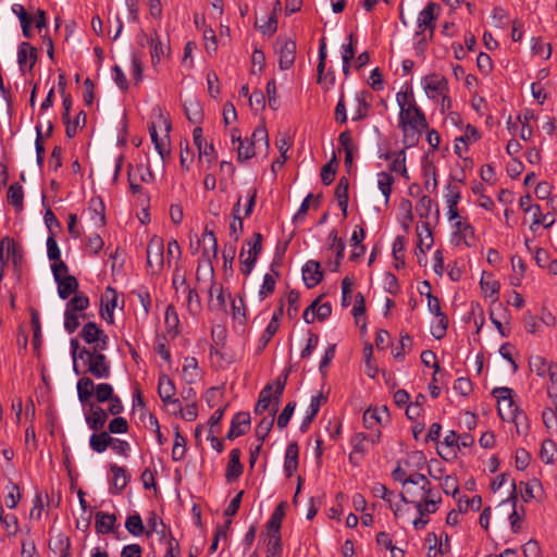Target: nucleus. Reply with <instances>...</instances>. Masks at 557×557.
<instances>
[{
  "instance_id": "obj_63",
  "label": "nucleus",
  "mask_w": 557,
  "mask_h": 557,
  "mask_svg": "<svg viewBox=\"0 0 557 557\" xmlns=\"http://www.w3.org/2000/svg\"><path fill=\"white\" fill-rule=\"evenodd\" d=\"M296 408V403L295 401H289L283 409V411L281 412V414L278 416L277 418V428L283 430L285 429L288 423H289V420L294 413V410Z\"/></svg>"
},
{
  "instance_id": "obj_44",
  "label": "nucleus",
  "mask_w": 557,
  "mask_h": 557,
  "mask_svg": "<svg viewBox=\"0 0 557 557\" xmlns=\"http://www.w3.org/2000/svg\"><path fill=\"white\" fill-rule=\"evenodd\" d=\"M338 166V162L336 159V154L333 153L332 159L329 163L324 164L321 170V181L324 185H331L335 178L336 169Z\"/></svg>"
},
{
  "instance_id": "obj_48",
  "label": "nucleus",
  "mask_w": 557,
  "mask_h": 557,
  "mask_svg": "<svg viewBox=\"0 0 557 557\" xmlns=\"http://www.w3.org/2000/svg\"><path fill=\"white\" fill-rule=\"evenodd\" d=\"M149 133L156 150L160 154L161 159H164L166 156L170 154V149L168 148L166 139L159 138L158 132L153 124L149 126Z\"/></svg>"
},
{
  "instance_id": "obj_15",
  "label": "nucleus",
  "mask_w": 557,
  "mask_h": 557,
  "mask_svg": "<svg viewBox=\"0 0 557 557\" xmlns=\"http://www.w3.org/2000/svg\"><path fill=\"white\" fill-rule=\"evenodd\" d=\"M250 428V414L246 411L237 412L231 422L230 430L226 434L227 440H235L249 430Z\"/></svg>"
},
{
  "instance_id": "obj_8",
  "label": "nucleus",
  "mask_w": 557,
  "mask_h": 557,
  "mask_svg": "<svg viewBox=\"0 0 557 557\" xmlns=\"http://www.w3.org/2000/svg\"><path fill=\"white\" fill-rule=\"evenodd\" d=\"M81 337L85 343L92 345L89 349H108L109 336L95 322H88L83 326Z\"/></svg>"
},
{
  "instance_id": "obj_55",
  "label": "nucleus",
  "mask_w": 557,
  "mask_h": 557,
  "mask_svg": "<svg viewBox=\"0 0 557 557\" xmlns=\"http://www.w3.org/2000/svg\"><path fill=\"white\" fill-rule=\"evenodd\" d=\"M549 362L542 356H533L529 360L531 371H534L539 376H546V369Z\"/></svg>"
},
{
  "instance_id": "obj_38",
  "label": "nucleus",
  "mask_w": 557,
  "mask_h": 557,
  "mask_svg": "<svg viewBox=\"0 0 557 557\" xmlns=\"http://www.w3.org/2000/svg\"><path fill=\"white\" fill-rule=\"evenodd\" d=\"M184 111L186 114V117L189 120V122L194 124H198L202 121V108L200 106V102L196 99H191L189 101H186L184 103Z\"/></svg>"
},
{
  "instance_id": "obj_28",
  "label": "nucleus",
  "mask_w": 557,
  "mask_h": 557,
  "mask_svg": "<svg viewBox=\"0 0 557 557\" xmlns=\"http://www.w3.org/2000/svg\"><path fill=\"white\" fill-rule=\"evenodd\" d=\"M148 531L147 535H151L156 533L159 535L161 541H166L169 539V534H172L170 529L165 525V523L154 513L151 512L147 519Z\"/></svg>"
},
{
  "instance_id": "obj_1",
  "label": "nucleus",
  "mask_w": 557,
  "mask_h": 557,
  "mask_svg": "<svg viewBox=\"0 0 557 557\" xmlns=\"http://www.w3.org/2000/svg\"><path fill=\"white\" fill-rule=\"evenodd\" d=\"M399 107L398 127L403 132L407 147L418 144L420 135L429 127L424 112L417 104L411 88L401 89L396 94Z\"/></svg>"
},
{
  "instance_id": "obj_59",
  "label": "nucleus",
  "mask_w": 557,
  "mask_h": 557,
  "mask_svg": "<svg viewBox=\"0 0 557 557\" xmlns=\"http://www.w3.org/2000/svg\"><path fill=\"white\" fill-rule=\"evenodd\" d=\"M349 182L346 177H341L335 188V198L338 205L349 201L348 196Z\"/></svg>"
},
{
  "instance_id": "obj_35",
  "label": "nucleus",
  "mask_w": 557,
  "mask_h": 557,
  "mask_svg": "<svg viewBox=\"0 0 557 557\" xmlns=\"http://www.w3.org/2000/svg\"><path fill=\"white\" fill-rule=\"evenodd\" d=\"M532 208L534 209L532 213V224L530 226L532 231H535V226L543 225L545 228H548L555 223V216L553 213L547 212L543 214L539 205Z\"/></svg>"
},
{
  "instance_id": "obj_6",
  "label": "nucleus",
  "mask_w": 557,
  "mask_h": 557,
  "mask_svg": "<svg viewBox=\"0 0 557 557\" xmlns=\"http://www.w3.org/2000/svg\"><path fill=\"white\" fill-rule=\"evenodd\" d=\"M246 245L249 247L246 251L245 246L242 248L239 253L240 271L244 275H249L255 268L258 256L262 250V235L260 233L253 234V242H247Z\"/></svg>"
},
{
  "instance_id": "obj_41",
  "label": "nucleus",
  "mask_w": 557,
  "mask_h": 557,
  "mask_svg": "<svg viewBox=\"0 0 557 557\" xmlns=\"http://www.w3.org/2000/svg\"><path fill=\"white\" fill-rule=\"evenodd\" d=\"M395 180L392 174L387 172H380L377 174V187L385 198V203H388L392 194V186Z\"/></svg>"
},
{
  "instance_id": "obj_40",
  "label": "nucleus",
  "mask_w": 557,
  "mask_h": 557,
  "mask_svg": "<svg viewBox=\"0 0 557 557\" xmlns=\"http://www.w3.org/2000/svg\"><path fill=\"white\" fill-rule=\"evenodd\" d=\"M511 486H512V491H511V495L509 497V500H512L513 503V510L512 512L510 513L509 516V520H510V525H511V530L513 533H518L521 529V525H520V522L523 518V512L520 513L517 508H516V503H517V485L515 483V481H512L511 483Z\"/></svg>"
},
{
  "instance_id": "obj_58",
  "label": "nucleus",
  "mask_w": 557,
  "mask_h": 557,
  "mask_svg": "<svg viewBox=\"0 0 557 557\" xmlns=\"http://www.w3.org/2000/svg\"><path fill=\"white\" fill-rule=\"evenodd\" d=\"M537 486H540V482L537 480L519 483L521 498L524 503H528L535 497L534 488Z\"/></svg>"
},
{
  "instance_id": "obj_27",
  "label": "nucleus",
  "mask_w": 557,
  "mask_h": 557,
  "mask_svg": "<svg viewBox=\"0 0 557 557\" xmlns=\"http://www.w3.org/2000/svg\"><path fill=\"white\" fill-rule=\"evenodd\" d=\"M85 420L90 430L99 432L108 420V412L101 407H91L90 413L86 414Z\"/></svg>"
},
{
  "instance_id": "obj_54",
  "label": "nucleus",
  "mask_w": 557,
  "mask_h": 557,
  "mask_svg": "<svg viewBox=\"0 0 557 557\" xmlns=\"http://www.w3.org/2000/svg\"><path fill=\"white\" fill-rule=\"evenodd\" d=\"M413 344V339L408 334L401 335L399 345L392 351L393 357L396 360H404L406 355V349H410Z\"/></svg>"
},
{
  "instance_id": "obj_33",
  "label": "nucleus",
  "mask_w": 557,
  "mask_h": 557,
  "mask_svg": "<svg viewBox=\"0 0 557 557\" xmlns=\"http://www.w3.org/2000/svg\"><path fill=\"white\" fill-rule=\"evenodd\" d=\"M371 493L374 497L382 498L386 503H388L389 508L393 510L395 517L398 516L399 507L394 506L393 499H392V497L394 496V493L392 491H389L384 484H382L380 482H375L371 486Z\"/></svg>"
},
{
  "instance_id": "obj_43",
  "label": "nucleus",
  "mask_w": 557,
  "mask_h": 557,
  "mask_svg": "<svg viewBox=\"0 0 557 557\" xmlns=\"http://www.w3.org/2000/svg\"><path fill=\"white\" fill-rule=\"evenodd\" d=\"M186 453V438L181 434L178 428L175 429L174 444L172 448L173 461H180L184 458Z\"/></svg>"
},
{
  "instance_id": "obj_2",
  "label": "nucleus",
  "mask_w": 557,
  "mask_h": 557,
  "mask_svg": "<svg viewBox=\"0 0 557 557\" xmlns=\"http://www.w3.org/2000/svg\"><path fill=\"white\" fill-rule=\"evenodd\" d=\"M106 349L82 348L79 359L85 367L84 373H88L95 379H109L111 375V364L103 354Z\"/></svg>"
},
{
  "instance_id": "obj_23",
  "label": "nucleus",
  "mask_w": 557,
  "mask_h": 557,
  "mask_svg": "<svg viewBox=\"0 0 557 557\" xmlns=\"http://www.w3.org/2000/svg\"><path fill=\"white\" fill-rule=\"evenodd\" d=\"M110 471L112 472L113 480L110 492L112 494H120L128 484L131 475L124 467L111 465Z\"/></svg>"
},
{
  "instance_id": "obj_7",
  "label": "nucleus",
  "mask_w": 557,
  "mask_h": 557,
  "mask_svg": "<svg viewBox=\"0 0 557 557\" xmlns=\"http://www.w3.org/2000/svg\"><path fill=\"white\" fill-rule=\"evenodd\" d=\"M165 263L164 242L162 237L153 235L147 245V267L158 274Z\"/></svg>"
},
{
  "instance_id": "obj_17",
  "label": "nucleus",
  "mask_w": 557,
  "mask_h": 557,
  "mask_svg": "<svg viewBox=\"0 0 557 557\" xmlns=\"http://www.w3.org/2000/svg\"><path fill=\"white\" fill-rule=\"evenodd\" d=\"M36 61L37 49L33 47L29 42H21L17 49V63L20 65L21 71H24L26 67L29 71L33 70Z\"/></svg>"
},
{
  "instance_id": "obj_57",
  "label": "nucleus",
  "mask_w": 557,
  "mask_h": 557,
  "mask_svg": "<svg viewBox=\"0 0 557 557\" xmlns=\"http://www.w3.org/2000/svg\"><path fill=\"white\" fill-rule=\"evenodd\" d=\"M367 435L364 433H356L351 440H350V443L352 445V451L349 456L350 460L352 459L354 457V454H360V455H364L366 451H367V447H366V441H367Z\"/></svg>"
},
{
  "instance_id": "obj_32",
  "label": "nucleus",
  "mask_w": 557,
  "mask_h": 557,
  "mask_svg": "<svg viewBox=\"0 0 557 557\" xmlns=\"http://www.w3.org/2000/svg\"><path fill=\"white\" fill-rule=\"evenodd\" d=\"M164 323L166 327V333L171 337H175L180 333V318L176 312V309L173 305H169L165 310Z\"/></svg>"
},
{
  "instance_id": "obj_64",
  "label": "nucleus",
  "mask_w": 557,
  "mask_h": 557,
  "mask_svg": "<svg viewBox=\"0 0 557 557\" xmlns=\"http://www.w3.org/2000/svg\"><path fill=\"white\" fill-rule=\"evenodd\" d=\"M0 522L3 524L9 536H13L18 531V520L13 513L5 515Z\"/></svg>"
},
{
  "instance_id": "obj_13",
  "label": "nucleus",
  "mask_w": 557,
  "mask_h": 557,
  "mask_svg": "<svg viewBox=\"0 0 557 557\" xmlns=\"http://www.w3.org/2000/svg\"><path fill=\"white\" fill-rule=\"evenodd\" d=\"M326 62V42L325 38L320 39L319 45V63H318V83L322 84L325 89H330L335 84V74L333 71H329L324 74Z\"/></svg>"
},
{
  "instance_id": "obj_20",
  "label": "nucleus",
  "mask_w": 557,
  "mask_h": 557,
  "mask_svg": "<svg viewBox=\"0 0 557 557\" xmlns=\"http://www.w3.org/2000/svg\"><path fill=\"white\" fill-rule=\"evenodd\" d=\"M388 410L385 406L374 409H367L362 417L363 425L367 429H374L375 426L383 425L386 421H388Z\"/></svg>"
},
{
  "instance_id": "obj_29",
  "label": "nucleus",
  "mask_w": 557,
  "mask_h": 557,
  "mask_svg": "<svg viewBox=\"0 0 557 557\" xmlns=\"http://www.w3.org/2000/svg\"><path fill=\"white\" fill-rule=\"evenodd\" d=\"M58 285V294L61 299H67L72 294L78 293V281L75 276H64L54 280Z\"/></svg>"
},
{
  "instance_id": "obj_5",
  "label": "nucleus",
  "mask_w": 557,
  "mask_h": 557,
  "mask_svg": "<svg viewBox=\"0 0 557 557\" xmlns=\"http://www.w3.org/2000/svg\"><path fill=\"white\" fill-rule=\"evenodd\" d=\"M493 396L497 399V411L503 420H518L517 418H524V413L520 411L519 407L515 404L511 394L512 389L509 387H495L492 392Z\"/></svg>"
},
{
  "instance_id": "obj_56",
  "label": "nucleus",
  "mask_w": 557,
  "mask_h": 557,
  "mask_svg": "<svg viewBox=\"0 0 557 557\" xmlns=\"http://www.w3.org/2000/svg\"><path fill=\"white\" fill-rule=\"evenodd\" d=\"M114 396L113 387L109 383H100L95 385V397L97 401L104 403L110 400Z\"/></svg>"
},
{
  "instance_id": "obj_53",
  "label": "nucleus",
  "mask_w": 557,
  "mask_h": 557,
  "mask_svg": "<svg viewBox=\"0 0 557 557\" xmlns=\"http://www.w3.org/2000/svg\"><path fill=\"white\" fill-rule=\"evenodd\" d=\"M79 318H85L83 313L73 312L65 309L64 329L70 333H74L79 326Z\"/></svg>"
},
{
  "instance_id": "obj_37",
  "label": "nucleus",
  "mask_w": 557,
  "mask_h": 557,
  "mask_svg": "<svg viewBox=\"0 0 557 557\" xmlns=\"http://www.w3.org/2000/svg\"><path fill=\"white\" fill-rule=\"evenodd\" d=\"M95 392V383L89 376H83L77 382V396L81 403H86Z\"/></svg>"
},
{
  "instance_id": "obj_4",
  "label": "nucleus",
  "mask_w": 557,
  "mask_h": 557,
  "mask_svg": "<svg viewBox=\"0 0 557 557\" xmlns=\"http://www.w3.org/2000/svg\"><path fill=\"white\" fill-rule=\"evenodd\" d=\"M287 377H288V370L284 371L275 380V392H274V397H273L274 409L272 410V412L269 416L262 418V420L256 426V435L261 443H263L265 437L269 435L271 429L273 428V424L275 421V413L278 409L281 397H282L284 388L286 386Z\"/></svg>"
},
{
  "instance_id": "obj_11",
  "label": "nucleus",
  "mask_w": 557,
  "mask_h": 557,
  "mask_svg": "<svg viewBox=\"0 0 557 557\" xmlns=\"http://www.w3.org/2000/svg\"><path fill=\"white\" fill-rule=\"evenodd\" d=\"M278 53V66L282 71L290 69L296 59V42L292 39L278 38L275 44Z\"/></svg>"
},
{
  "instance_id": "obj_30",
  "label": "nucleus",
  "mask_w": 557,
  "mask_h": 557,
  "mask_svg": "<svg viewBox=\"0 0 557 557\" xmlns=\"http://www.w3.org/2000/svg\"><path fill=\"white\" fill-rule=\"evenodd\" d=\"M7 260H12L14 268H18L23 261V249L20 245H17L14 239L9 236L3 237Z\"/></svg>"
},
{
  "instance_id": "obj_49",
  "label": "nucleus",
  "mask_w": 557,
  "mask_h": 557,
  "mask_svg": "<svg viewBox=\"0 0 557 557\" xmlns=\"http://www.w3.org/2000/svg\"><path fill=\"white\" fill-rule=\"evenodd\" d=\"M404 251H405V237L397 236L393 243V257L395 260L396 269H400V268L405 267Z\"/></svg>"
},
{
  "instance_id": "obj_19",
  "label": "nucleus",
  "mask_w": 557,
  "mask_h": 557,
  "mask_svg": "<svg viewBox=\"0 0 557 557\" xmlns=\"http://www.w3.org/2000/svg\"><path fill=\"white\" fill-rule=\"evenodd\" d=\"M302 278L308 288L315 287L323 278L321 265L315 260H309L302 267Z\"/></svg>"
},
{
  "instance_id": "obj_3",
  "label": "nucleus",
  "mask_w": 557,
  "mask_h": 557,
  "mask_svg": "<svg viewBox=\"0 0 557 557\" xmlns=\"http://www.w3.org/2000/svg\"><path fill=\"white\" fill-rule=\"evenodd\" d=\"M429 485L430 481L424 474L418 472L410 474L404 481V492L399 495L401 502L418 504L424 496H428Z\"/></svg>"
},
{
  "instance_id": "obj_31",
  "label": "nucleus",
  "mask_w": 557,
  "mask_h": 557,
  "mask_svg": "<svg viewBox=\"0 0 557 557\" xmlns=\"http://www.w3.org/2000/svg\"><path fill=\"white\" fill-rule=\"evenodd\" d=\"M111 442L112 436H110L109 432L99 431L91 434L89 438V446L94 451L101 454L110 447Z\"/></svg>"
},
{
  "instance_id": "obj_14",
  "label": "nucleus",
  "mask_w": 557,
  "mask_h": 557,
  "mask_svg": "<svg viewBox=\"0 0 557 557\" xmlns=\"http://www.w3.org/2000/svg\"><path fill=\"white\" fill-rule=\"evenodd\" d=\"M116 304L117 293L113 287L108 286L101 296L100 314L110 324H112L114 321L113 311L116 307Z\"/></svg>"
},
{
  "instance_id": "obj_21",
  "label": "nucleus",
  "mask_w": 557,
  "mask_h": 557,
  "mask_svg": "<svg viewBox=\"0 0 557 557\" xmlns=\"http://www.w3.org/2000/svg\"><path fill=\"white\" fill-rule=\"evenodd\" d=\"M194 144L199 151V158L206 157L209 163H212L215 160L214 156V147L212 144H208L202 136V128L197 126L193 132Z\"/></svg>"
},
{
  "instance_id": "obj_26",
  "label": "nucleus",
  "mask_w": 557,
  "mask_h": 557,
  "mask_svg": "<svg viewBox=\"0 0 557 557\" xmlns=\"http://www.w3.org/2000/svg\"><path fill=\"white\" fill-rule=\"evenodd\" d=\"M299 448L297 443L292 442L285 450L284 471L287 478L293 476L298 468Z\"/></svg>"
},
{
  "instance_id": "obj_62",
  "label": "nucleus",
  "mask_w": 557,
  "mask_h": 557,
  "mask_svg": "<svg viewBox=\"0 0 557 557\" xmlns=\"http://www.w3.org/2000/svg\"><path fill=\"white\" fill-rule=\"evenodd\" d=\"M128 431V422L123 417L113 418L108 425L109 434H123Z\"/></svg>"
},
{
  "instance_id": "obj_52",
  "label": "nucleus",
  "mask_w": 557,
  "mask_h": 557,
  "mask_svg": "<svg viewBox=\"0 0 557 557\" xmlns=\"http://www.w3.org/2000/svg\"><path fill=\"white\" fill-rule=\"evenodd\" d=\"M274 392H275V381L272 384H267L259 394L258 403L270 408L272 404L271 411L274 409Z\"/></svg>"
},
{
  "instance_id": "obj_25",
  "label": "nucleus",
  "mask_w": 557,
  "mask_h": 557,
  "mask_svg": "<svg viewBox=\"0 0 557 557\" xmlns=\"http://www.w3.org/2000/svg\"><path fill=\"white\" fill-rule=\"evenodd\" d=\"M284 504H280L267 522V535L270 539H281V527L284 517Z\"/></svg>"
},
{
  "instance_id": "obj_50",
  "label": "nucleus",
  "mask_w": 557,
  "mask_h": 557,
  "mask_svg": "<svg viewBox=\"0 0 557 557\" xmlns=\"http://www.w3.org/2000/svg\"><path fill=\"white\" fill-rule=\"evenodd\" d=\"M370 97H371V94L368 90H362L356 95L358 108H357L356 115L352 119L354 121L361 120L367 115V111L369 108L368 99Z\"/></svg>"
},
{
  "instance_id": "obj_46",
  "label": "nucleus",
  "mask_w": 557,
  "mask_h": 557,
  "mask_svg": "<svg viewBox=\"0 0 557 557\" xmlns=\"http://www.w3.org/2000/svg\"><path fill=\"white\" fill-rule=\"evenodd\" d=\"M255 154L256 147L253 141H250L248 138L239 141V145L237 146V161L244 162L251 159Z\"/></svg>"
},
{
  "instance_id": "obj_51",
  "label": "nucleus",
  "mask_w": 557,
  "mask_h": 557,
  "mask_svg": "<svg viewBox=\"0 0 557 557\" xmlns=\"http://www.w3.org/2000/svg\"><path fill=\"white\" fill-rule=\"evenodd\" d=\"M441 497L429 498V500H420L414 505L420 516H428L434 513L437 510V505L441 503Z\"/></svg>"
},
{
  "instance_id": "obj_18",
  "label": "nucleus",
  "mask_w": 557,
  "mask_h": 557,
  "mask_svg": "<svg viewBox=\"0 0 557 557\" xmlns=\"http://www.w3.org/2000/svg\"><path fill=\"white\" fill-rule=\"evenodd\" d=\"M158 394L164 404L180 405V399L175 397L174 382L165 374L159 377Z\"/></svg>"
},
{
  "instance_id": "obj_12",
  "label": "nucleus",
  "mask_w": 557,
  "mask_h": 557,
  "mask_svg": "<svg viewBox=\"0 0 557 557\" xmlns=\"http://www.w3.org/2000/svg\"><path fill=\"white\" fill-rule=\"evenodd\" d=\"M454 233L451 237V243L455 246H459L461 244L467 247H471L474 245L475 236L473 226L465 219H460L454 223Z\"/></svg>"
},
{
  "instance_id": "obj_10",
  "label": "nucleus",
  "mask_w": 557,
  "mask_h": 557,
  "mask_svg": "<svg viewBox=\"0 0 557 557\" xmlns=\"http://www.w3.org/2000/svg\"><path fill=\"white\" fill-rule=\"evenodd\" d=\"M422 85L430 99H438L441 96L448 94V81L441 74L432 73L426 75L422 81Z\"/></svg>"
},
{
  "instance_id": "obj_34",
  "label": "nucleus",
  "mask_w": 557,
  "mask_h": 557,
  "mask_svg": "<svg viewBox=\"0 0 557 557\" xmlns=\"http://www.w3.org/2000/svg\"><path fill=\"white\" fill-rule=\"evenodd\" d=\"M7 199L17 211L23 210L24 207V191L23 187L18 183L12 184L8 188Z\"/></svg>"
},
{
  "instance_id": "obj_61",
  "label": "nucleus",
  "mask_w": 557,
  "mask_h": 557,
  "mask_svg": "<svg viewBox=\"0 0 557 557\" xmlns=\"http://www.w3.org/2000/svg\"><path fill=\"white\" fill-rule=\"evenodd\" d=\"M276 281L274 276L270 273H267L263 276V282L259 290L260 300L265 299L269 295H271L275 289Z\"/></svg>"
},
{
  "instance_id": "obj_47",
  "label": "nucleus",
  "mask_w": 557,
  "mask_h": 557,
  "mask_svg": "<svg viewBox=\"0 0 557 557\" xmlns=\"http://www.w3.org/2000/svg\"><path fill=\"white\" fill-rule=\"evenodd\" d=\"M435 318L436 321L431 325V334L436 339H441L446 335L448 327V318L444 312L435 315Z\"/></svg>"
},
{
  "instance_id": "obj_39",
  "label": "nucleus",
  "mask_w": 557,
  "mask_h": 557,
  "mask_svg": "<svg viewBox=\"0 0 557 557\" xmlns=\"http://www.w3.org/2000/svg\"><path fill=\"white\" fill-rule=\"evenodd\" d=\"M480 285L482 288V292L485 294V296L493 297L498 295L500 284L494 280V276L492 273L483 272Z\"/></svg>"
},
{
  "instance_id": "obj_42",
  "label": "nucleus",
  "mask_w": 557,
  "mask_h": 557,
  "mask_svg": "<svg viewBox=\"0 0 557 557\" xmlns=\"http://www.w3.org/2000/svg\"><path fill=\"white\" fill-rule=\"evenodd\" d=\"M89 307V298L83 293H76L66 304L65 309L82 313Z\"/></svg>"
},
{
  "instance_id": "obj_36",
  "label": "nucleus",
  "mask_w": 557,
  "mask_h": 557,
  "mask_svg": "<svg viewBox=\"0 0 557 557\" xmlns=\"http://www.w3.org/2000/svg\"><path fill=\"white\" fill-rule=\"evenodd\" d=\"M417 236L419 239L417 250L421 255H425V251L423 249V246H425L426 249H430L433 245V236L431 233V230L429 227V224H422L421 226H417Z\"/></svg>"
},
{
  "instance_id": "obj_16",
  "label": "nucleus",
  "mask_w": 557,
  "mask_h": 557,
  "mask_svg": "<svg viewBox=\"0 0 557 557\" xmlns=\"http://www.w3.org/2000/svg\"><path fill=\"white\" fill-rule=\"evenodd\" d=\"M203 245L202 261L208 262L210 265L211 272L213 273V269L211 265V258H216L218 255V239L212 231H209L208 228L205 230V232L201 235V239L198 242V244Z\"/></svg>"
},
{
  "instance_id": "obj_24",
  "label": "nucleus",
  "mask_w": 557,
  "mask_h": 557,
  "mask_svg": "<svg viewBox=\"0 0 557 557\" xmlns=\"http://www.w3.org/2000/svg\"><path fill=\"white\" fill-rule=\"evenodd\" d=\"M116 516L98 511L95 516V529L98 534H109L115 531Z\"/></svg>"
},
{
  "instance_id": "obj_45",
  "label": "nucleus",
  "mask_w": 557,
  "mask_h": 557,
  "mask_svg": "<svg viewBox=\"0 0 557 557\" xmlns=\"http://www.w3.org/2000/svg\"><path fill=\"white\" fill-rule=\"evenodd\" d=\"M125 528L134 536H140L145 532L141 517L137 512L127 517Z\"/></svg>"
},
{
  "instance_id": "obj_22",
  "label": "nucleus",
  "mask_w": 557,
  "mask_h": 557,
  "mask_svg": "<svg viewBox=\"0 0 557 557\" xmlns=\"http://www.w3.org/2000/svg\"><path fill=\"white\" fill-rule=\"evenodd\" d=\"M240 456L242 451L239 448H233L230 451V460L225 472V479L227 482H233L242 475L244 467L240 462Z\"/></svg>"
},
{
  "instance_id": "obj_60",
  "label": "nucleus",
  "mask_w": 557,
  "mask_h": 557,
  "mask_svg": "<svg viewBox=\"0 0 557 557\" xmlns=\"http://www.w3.org/2000/svg\"><path fill=\"white\" fill-rule=\"evenodd\" d=\"M413 39H414L413 47H414L416 54L423 55V53L426 49V46H428V41L431 40L429 38V33L416 30Z\"/></svg>"
},
{
  "instance_id": "obj_9",
  "label": "nucleus",
  "mask_w": 557,
  "mask_h": 557,
  "mask_svg": "<svg viewBox=\"0 0 557 557\" xmlns=\"http://www.w3.org/2000/svg\"><path fill=\"white\" fill-rule=\"evenodd\" d=\"M441 7L435 2H429L419 13L417 20V30L428 32L429 38L432 39L435 32L436 18Z\"/></svg>"
}]
</instances>
